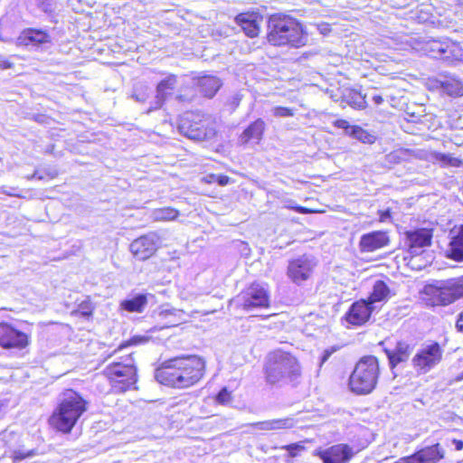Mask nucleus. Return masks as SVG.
<instances>
[{"label":"nucleus","mask_w":463,"mask_h":463,"mask_svg":"<svg viewBox=\"0 0 463 463\" xmlns=\"http://www.w3.org/2000/svg\"><path fill=\"white\" fill-rule=\"evenodd\" d=\"M456 327L458 331L463 332V311L459 314L456 323Z\"/></svg>","instance_id":"obj_45"},{"label":"nucleus","mask_w":463,"mask_h":463,"mask_svg":"<svg viewBox=\"0 0 463 463\" xmlns=\"http://www.w3.org/2000/svg\"><path fill=\"white\" fill-rule=\"evenodd\" d=\"M147 304V298L146 295L139 294L130 299H126L121 302L123 309L128 312H142Z\"/></svg>","instance_id":"obj_32"},{"label":"nucleus","mask_w":463,"mask_h":463,"mask_svg":"<svg viewBox=\"0 0 463 463\" xmlns=\"http://www.w3.org/2000/svg\"><path fill=\"white\" fill-rule=\"evenodd\" d=\"M177 210L170 207L156 209L153 213L156 221H172L178 216Z\"/></svg>","instance_id":"obj_35"},{"label":"nucleus","mask_w":463,"mask_h":463,"mask_svg":"<svg viewBox=\"0 0 463 463\" xmlns=\"http://www.w3.org/2000/svg\"><path fill=\"white\" fill-rule=\"evenodd\" d=\"M318 29L323 34H326L330 31L329 24H322L318 25Z\"/></svg>","instance_id":"obj_47"},{"label":"nucleus","mask_w":463,"mask_h":463,"mask_svg":"<svg viewBox=\"0 0 463 463\" xmlns=\"http://www.w3.org/2000/svg\"><path fill=\"white\" fill-rule=\"evenodd\" d=\"M132 97H133L134 99H136V100H137V101H145V100H146V95H142V97H139V96H137V95H136V94H133V96H132Z\"/></svg>","instance_id":"obj_52"},{"label":"nucleus","mask_w":463,"mask_h":463,"mask_svg":"<svg viewBox=\"0 0 463 463\" xmlns=\"http://www.w3.org/2000/svg\"><path fill=\"white\" fill-rule=\"evenodd\" d=\"M355 455L354 449L347 444H337L318 453L323 463H348Z\"/></svg>","instance_id":"obj_15"},{"label":"nucleus","mask_w":463,"mask_h":463,"mask_svg":"<svg viewBox=\"0 0 463 463\" xmlns=\"http://www.w3.org/2000/svg\"><path fill=\"white\" fill-rule=\"evenodd\" d=\"M235 21L247 36L253 38L259 35L261 17L258 14H240L236 16Z\"/></svg>","instance_id":"obj_20"},{"label":"nucleus","mask_w":463,"mask_h":463,"mask_svg":"<svg viewBox=\"0 0 463 463\" xmlns=\"http://www.w3.org/2000/svg\"><path fill=\"white\" fill-rule=\"evenodd\" d=\"M438 83L442 91L447 95L453 98L463 96V84L460 80L454 78H448Z\"/></svg>","instance_id":"obj_29"},{"label":"nucleus","mask_w":463,"mask_h":463,"mask_svg":"<svg viewBox=\"0 0 463 463\" xmlns=\"http://www.w3.org/2000/svg\"><path fill=\"white\" fill-rule=\"evenodd\" d=\"M390 295V289L388 286L382 280H377L373 288V291L366 300L370 303V306H375L377 302L385 301L388 299Z\"/></svg>","instance_id":"obj_30"},{"label":"nucleus","mask_w":463,"mask_h":463,"mask_svg":"<svg viewBox=\"0 0 463 463\" xmlns=\"http://www.w3.org/2000/svg\"><path fill=\"white\" fill-rule=\"evenodd\" d=\"M376 306H370L366 300L362 299L351 305L348 311L345 315V321L352 326H362L365 324Z\"/></svg>","instance_id":"obj_14"},{"label":"nucleus","mask_w":463,"mask_h":463,"mask_svg":"<svg viewBox=\"0 0 463 463\" xmlns=\"http://www.w3.org/2000/svg\"><path fill=\"white\" fill-rule=\"evenodd\" d=\"M345 98L346 102L354 109H362L365 108V97L356 90H349Z\"/></svg>","instance_id":"obj_34"},{"label":"nucleus","mask_w":463,"mask_h":463,"mask_svg":"<svg viewBox=\"0 0 463 463\" xmlns=\"http://www.w3.org/2000/svg\"><path fill=\"white\" fill-rule=\"evenodd\" d=\"M463 379V373H462V375L460 377H458V380H462Z\"/></svg>","instance_id":"obj_54"},{"label":"nucleus","mask_w":463,"mask_h":463,"mask_svg":"<svg viewBox=\"0 0 463 463\" xmlns=\"http://www.w3.org/2000/svg\"><path fill=\"white\" fill-rule=\"evenodd\" d=\"M422 300L427 306H448L463 298V276L434 280L424 286Z\"/></svg>","instance_id":"obj_5"},{"label":"nucleus","mask_w":463,"mask_h":463,"mask_svg":"<svg viewBox=\"0 0 463 463\" xmlns=\"http://www.w3.org/2000/svg\"><path fill=\"white\" fill-rule=\"evenodd\" d=\"M385 353L391 366L394 367L398 364L405 362L409 359L411 353V348L409 344L405 342H399L393 350H386Z\"/></svg>","instance_id":"obj_25"},{"label":"nucleus","mask_w":463,"mask_h":463,"mask_svg":"<svg viewBox=\"0 0 463 463\" xmlns=\"http://www.w3.org/2000/svg\"><path fill=\"white\" fill-rule=\"evenodd\" d=\"M453 443L455 444V449L457 450H461L463 449V441L462 440L454 439Z\"/></svg>","instance_id":"obj_50"},{"label":"nucleus","mask_w":463,"mask_h":463,"mask_svg":"<svg viewBox=\"0 0 463 463\" xmlns=\"http://www.w3.org/2000/svg\"><path fill=\"white\" fill-rule=\"evenodd\" d=\"M29 344L28 335L8 323H0V346L5 349H23Z\"/></svg>","instance_id":"obj_11"},{"label":"nucleus","mask_w":463,"mask_h":463,"mask_svg":"<svg viewBox=\"0 0 463 463\" xmlns=\"http://www.w3.org/2000/svg\"><path fill=\"white\" fill-rule=\"evenodd\" d=\"M379 376V364L376 357L364 356L355 365L349 386L357 394H368L376 386Z\"/></svg>","instance_id":"obj_6"},{"label":"nucleus","mask_w":463,"mask_h":463,"mask_svg":"<svg viewBox=\"0 0 463 463\" xmlns=\"http://www.w3.org/2000/svg\"><path fill=\"white\" fill-rule=\"evenodd\" d=\"M50 42V36L43 31L28 29L24 31L16 40L18 46H39Z\"/></svg>","instance_id":"obj_21"},{"label":"nucleus","mask_w":463,"mask_h":463,"mask_svg":"<svg viewBox=\"0 0 463 463\" xmlns=\"http://www.w3.org/2000/svg\"><path fill=\"white\" fill-rule=\"evenodd\" d=\"M333 124L338 128H343L345 135H348L364 144H373L376 140L375 136L359 126H350L348 121L345 119H337Z\"/></svg>","instance_id":"obj_19"},{"label":"nucleus","mask_w":463,"mask_h":463,"mask_svg":"<svg viewBox=\"0 0 463 463\" xmlns=\"http://www.w3.org/2000/svg\"><path fill=\"white\" fill-rule=\"evenodd\" d=\"M269 296L266 288L259 284H252L232 300V304L249 311L255 307H268Z\"/></svg>","instance_id":"obj_9"},{"label":"nucleus","mask_w":463,"mask_h":463,"mask_svg":"<svg viewBox=\"0 0 463 463\" xmlns=\"http://www.w3.org/2000/svg\"><path fill=\"white\" fill-rule=\"evenodd\" d=\"M176 84V78L169 76L158 83L156 88V105L154 109H159L168 94H171Z\"/></svg>","instance_id":"obj_28"},{"label":"nucleus","mask_w":463,"mask_h":463,"mask_svg":"<svg viewBox=\"0 0 463 463\" xmlns=\"http://www.w3.org/2000/svg\"><path fill=\"white\" fill-rule=\"evenodd\" d=\"M390 239L386 232L377 231L364 234L359 242V247L363 252H373L387 246Z\"/></svg>","instance_id":"obj_17"},{"label":"nucleus","mask_w":463,"mask_h":463,"mask_svg":"<svg viewBox=\"0 0 463 463\" xmlns=\"http://www.w3.org/2000/svg\"><path fill=\"white\" fill-rule=\"evenodd\" d=\"M428 158L433 163L439 164L442 167H458L462 165V161L459 158L455 157L450 154L430 152Z\"/></svg>","instance_id":"obj_31"},{"label":"nucleus","mask_w":463,"mask_h":463,"mask_svg":"<svg viewBox=\"0 0 463 463\" xmlns=\"http://www.w3.org/2000/svg\"><path fill=\"white\" fill-rule=\"evenodd\" d=\"M222 85L221 80L213 75H203L197 80V86L200 92L207 98H213Z\"/></svg>","instance_id":"obj_24"},{"label":"nucleus","mask_w":463,"mask_h":463,"mask_svg":"<svg viewBox=\"0 0 463 463\" xmlns=\"http://www.w3.org/2000/svg\"><path fill=\"white\" fill-rule=\"evenodd\" d=\"M442 358V349L438 343L421 348L412 358L413 366L421 373H427L436 366Z\"/></svg>","instance_id":"obj_10"},{"label":"nucleus","mask_w":463,"mask_h":463,"mask_svg":"<svg viewBox=\"0 0 463 463\" xmlns=\"http://www.w3.org/2000/svg\"><path fill=\"white\" fill-rule=\"evenodd\" d=\"M103 373L109 379L112 383V387L117 392H124L131 388L136 389L135 384L137 381V367L132 353L121 358L120 361L108 364Z\"/></svg>","instance_id":"obj_7"},{"label":"nucleus","mask_w":463,"mask_h":463,"mask_svg":"<svg viewBox=\"0 0 463 463\" xmlns=\"http://www.w3.org/2000/svg\"><path fill=\"white\" fill-rule=\"evenodd\" d=\"M283 203H284V207L285 208L294 210V211H296L297 213H299L306 214V213H312L311 210H309V209H307L306 207L298 205L295 203V201H293L292 199H286V200L283 201Z\"/></svg>","instance_id":"obj_36"},{"label":"nucleus","mask_w":463,"mask_h":463,"mask_svg":"<svg viewBox=\"0 0 463 463\" xmlns=\"http://www.w3.org/2000/svg\"><path fill=\"white\" fill-rule=\"evenodd\" d=\"M148 340H149V337H147V336L135 335L127 343L120 345L119 347L118 348V351L121 350L124 347L128 346V345H135L146 343ZM115 352H117V350Z\"/></svg>","instance_id":"obj_38"},{"label":"nucleus","mask_w":463,"mask_h":463,"mask_svg":"<svg viewBox=\"0 0 463 463\" xmlns=\"http://www.w3.org/2000/svg\"><path fill=\"white\" fill-rule=\"evenodd\" d=\"M217 175L211 174L207 175L203 178V181L206 184L216 183Z\"/></svg>","instance_id":"obj_44"},{"label":"nucleus","mask_w":463,"mask_h":463,"mask_svg":"<svg viewBox=\"0 0 463 463\" xmlns=\"http://www.w3.org/2000/svg\"><path fill=\"white\" fill-rule=\"evenodd\" d=\"M315 266L313 259L302 256L289 263L288 275L295 283H300L310 277Z\"/></svg>","instance_id":"obj_16"},{"label":"nucleus","mask_w":463,"mask_h":463,"mask_svg":"<svg viewBox=\"0 0 463 463\" xmlns=\"http://www.w3.org/2000/svg\"><path fill=\"white\" fill-rule=\"evenodd\" d=\"M335 350H325L323 355H322V358H321V363L320 364H324L329 357L330 355L333 354Z\"/></svg>","instance_id":"obj_46"},{"label":"nucleus","mask_w":463,"mask_h":463,"mask_svg":"<svg viewBox=\"0 0 463 463\" xmlns=\"http://www.w3.org/2000/svg\"><path fill=\"white\" fill-rule=\"evenodd\" d=\"M281 449H287L290 457L295 458L298 456V452L304 449V446L300 443H293L290 445H287L282 447Z\"/></svg>","instance_id":"obj_39"},{"label":"nucleus","mask_w":463,"mask_h":463,"mask_svg":"<svg viewBox=\"0 0 463 463\" xmlns=\"http://www.w3.org/2000/svg\"><path fill=\"white\" fill-rule=\"evenodd\" d=\"M373 99L374 103L377 105L383 103V99L380 95L373 96Z\"/></svg>","instance_id":"obj_51"},{"label":"nucleus","mask_w":463,"mask_h":463,"mask_svg":"<svg viewBox=\"0 0 463 463\" xmlns=\"http://www.w3.org/2000/svg\"><path fill=\"white\" fill-rule=\"evenodd\" d=\"M444 449L437 443L420 449L411 456L418 463H437L444 458Z\"/></svg>","instance_id":"obj_22"},{"label":"nucleus","mask_w":463,"mask_h":463,"mask_svg":"<svg viewBox=\"0 0 463 463\" xmlns=\"http://www.w3.org/2000/svg\"><path fill=\"white\" fill-rule=\"evenodd\" d=\"M252 426L260 430H279L293 428L295 420L292 418L273 419L255 422Z\"/></svg>","instance_id":"obj_26"},{"label":"nucleus","mask_w":463,"mask_h":463,"mask_svg":"<svg viewBox=\"0 0 463 463\" xmlns=\"http://www.w3.org/2000/svg\"><path fill=\"white\" fill-rule=\"evenodd\" d=\"M264 373L269 384L297 383L301 378L302 367L294 354L278 349L267 355Z\"/></svg>","instance_id":"obj_2"},{"label":"nucleus","mask_w":463,"mask_h":463,"mask_svg":"<svg viewBox=\"0 0 463 463\" xmlns=\"http://www.w3.org/2000/svg\"><path fill=\"white\" fill-rule=\"evenodd\" d=\"M33 451L30 450L27 452L22 451V450H14L13 453V462L16 463L18 461H21L26 458H30L33 456Z\"/></svg>","instance_id":"obj_40"},{"label":"nucleus","mask_w":463,"mask_h":463,"mask_svg":"<svg viewBox=\"0 0 463 463\" xmlns=\"http://www.w3.org/2000/svg\"><path fill=\"white\" fill-rule=\"evenodd\" d=\"M230 182V177L223 175H217L216 183H218L220 185L224 186L228 184Z\"/></svg>","instance_id":"obj_43"},{"label":"nucleus","mask_w":463,"mask_h":463,"mask_svg":"<svg viewBox=\"0 0 463 463\" xmlns=\"http://www.w3.org/2000/svg\"><path fill=\"white\" fill-rule=\"evenodd\" d=\"M34 177H37V178H39V179H42V178H43L42 176H38V175H37V172H34V173L33 174V175H32V176H30L29 178H34Z\"/></svg>","instance_id":"obj_53"},{"label":"nucleus","mask_w":463,"mask_h":463,"mask_svg":"<svg viewBox=\"0 0 463 463\" xmlns=\"http://www.w3.org/2000/svg\"><path fill=\"white\" fill-rule=\"evenodd\" d=\"M180 134L194 141L211 139L216 134L214 128L210 127L209 119H202L200 115L186 112L178 124Z\"/></svg>","instance_id":"obj_8"},{"label":"nucleus","mask_w":463,"mask_h":463,"mask_svg":"<svg viewBox=\"0 0 463 463\" xmlns=\"http://www.w3.org/2000/svg\"><path fill=\"white\" fill-rule=\"evenodd\" d=\"M0 67L3 69H8L12 67V63L5 60H0Z\"/></svg>","instance_id":"obj_48"},{"label":"nucleus","mask_w":463,"mask_h":463,"mask_svg":"<svg viewBox=\"0 0 463 463\" xmlns=\"http://www.w3.org/2000/svg\"><path fill=\"white\" fill-rule=\"evenodd\" d=\"M3 194H7L9 196H19L16 193H14V188L3 190Z\"/></svg>","instance_id":"obj_49"},{"label":"nucleus","mask_w":463,"mask_h":463,"mask_svg":"<svg viewBox=\"0 0 463 463\" xmlns=\"http://www.w3.org/2000/svg\"><path fill=\"white\" fill-rule=\"evenodd\" d=\"M159 237L156 233H148L134 240L130 244V251L139 260L149 259L158 248Z\"/></svg>","instance_id":"obj_13"},{"label":"nucleus","mask_w":463,"mask_h":463,"mask_svg":"<svg viewBox=\"0 0 463 463\" xmlns=\"http://www.w3.org/2000/svg\"><path fill=\"white\" fill-rule=\"evenodd\" d=\"M446 48H448V42L431 39L422 43L420 51L432 58L443 60Z\"/></svg>","instance_id":"obj_27"},{"label":"nucleus","mask_w":463,"mask_h":463,"mask_svg":"<svg viewBox=\"0 0 463 463\" xmlns=\"http://www.w3.org/2000/svg\"><path fill=\"white\" fill-rule=\"evenodd\" d=\"M267 40L274 46L299 48L307 43V35L297 19L277 14L269 18Z\"/></svg>","instance_id":"obj_3"},{"label":"nucleus","mask_w":463,"mask_h":463,"mask_svg":"<svg viewBox=\"0 0 463 463\" xmlns=\"http://www.w3.org/2000/svg\"><path fill=\"white\" fill-rule=\"evenodd\" d=\"M82 316L89 317L91 315L92 309L90 307V305L89 303H81L79 307L78 310Z\"/></svg>","instance_id":"obj_42"},{"label":"nucleus","mask_w":463,"mask_h":463,"mask_svg":"<svg viewBox=\"0 0 463 463\" xmlns=\"http://www.w3.org/2000/svg\"><path fill=\"white\" fill-rule=\"evenodd\" d=\"M449 237L450 241L446 249V256L456 261H463V225L452 229Z\"/></svg>","instance_id":"obj_18"},{"label":"nucleus","mask_w":463,"mask_h":463,"mask_svg":"<svg viewBox=\"0 0 463 463\" xmlns=\"http://www.w3.org/2000/svg\"><path fill=\"white\" fill-rule=\"evenodd\" d=\"M86 401L71 389L60 395V402L50 419V423L59 431L69 433L86 411Z\"/></svg>","instance_id":"obj_4"},{"label":"nucleus","mask_w":463,"mask_h":463,"mask_svg":"<svg viewBox=\"0 0 463 463\" xmlns=\"http://www.w3.org/2000/svg\"><path fill=\"white\" fill-rule=\"evenodd\" d=\"M443 60L450 62L463 61V51L455 43L448 42V48H446Z\"/></svg>","instance_id":"obj_33"},{"label":"nucleus","mask_w":463,"mask_h":463,"mask_svg":"<svg viewBox=\"0 0 463 463\" xmlns=\"http://www.w3.org/2000/svg\"><path fill=\"white\" fill-rule=\"evenodd\" d=\"M205 371L204 360L197 355L175 357L156 369L155 377L162 384L187 388L197 383Z\"/></svg>","instance_id":"obj_1"},{"label":"nucleus","mask_w":463,"mask_h":463,"mask_svg":"<svg viewBox=\"0 0 463 463\" xmlns=\"http://www.w3.org/2000/svg\"><path fill=\"white\" fill-rule=\"evenodd\" d=\"M433 234L430 229H417L405 232V245L411 257L418 256L424 251V248L430 246Z\"/></svg>","instance_id":"obj_12"},{"label":"nucleus","mask_w":463,"mask_h":463,"mask_svg":"<svg viewBox=\"0 0 463 463\" xmlns=\"http://www.w3.org/2000/svg\"><path fill=\"white\" fill-rule=\"evenodd\" d=\"M272 113L273 116L277 118H288L294 116V110L286 107H275L272 109Z\"/></svg>","instance_id":"obj_37"},{"label":"nucleus","mask_w":463,"mask_h":463,"mask_svg":"<svg viewBox=\"0 0 463 463\" xmlns=\"http://www.w3.org/2000/svg\"><path fill=\"white\" fill-rule=\"evenodd\" d=\"M265 130V122L261 118H258L251 123L240 136V142L247 144L250 141L259 143Z\"/></svg>","instance_id":"obj_23"},{"label":"nucleus","mask_w":463,"mask_h":463,"mask_svg":"<svg viewBox=\"0 0 463 463\" xmlns=\"http://www.w3.org/2000/svg\"><path fill=\"white\" fill-rule=\"evenodd\" d=\"M216 401L221 404H226L231 401V393L226 388H223L216 396Z\"/></svg>","instance_id":"obj_41"}]
</instances>
